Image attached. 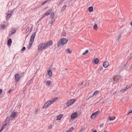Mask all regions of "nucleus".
<instances>
[{
	"instance_id": "1",
	"label": "nucleus",
	"mask_w": 132,
	"mask_h": 132,
	"mask_svg": "<svg viewBox=\"0 0 132 132\" xmlns=\"http://www.w3.org/2000/svg\"><path fill=\"white\" fill-rule=\"evenodd\" d=\"M53 42L51 40L46 43L40 44L38 46V49L39 51H42L52 45Z\"/></svg>"
},
{
	"instance_id": "2",
	"label": "nucleus",
	"mask_w": 132,
	"mask_h": 132,
	"mask_svg": "<svg viewBox=\"0 0 132 132\" xmlns=\"http://www.w3.org/2000/svg\"><path fill=\"white\" fill-rule=\"evenodd\" d=\"M68 41L67 39L65 38H63L60 39L57 43V46L59 47L63 46L66 44Z\"/></svg>"
},
{
	"instance_id": "3",
	"label": "nucleus",
	"mask_w": 132,
	"mask_h": 132,
	"mask_svg": "<svg viewBox=\"0 0 132 132\" xmlns=\"http://www.w3.org/2000/svg\"><path fill=\"white\" fill-rule=\"evenodd\" d=\"M37 31L33 33V34L31 36L30 38V41L29 43V47L28 48V49H29L31 46L32 44L33 43L34 38L35 37Z\"/></svg>"
},
{
	"instance_id": "4",
	"label": "nucleus",
	"mask_w": 132,
	"mask_h": 132,
	"mask_svg": "<svg viewBox=\"0 0 132 132\" xmlns=\"http://www.w3.org/2000/svg\"><path fill=\"white\" fill-rule=\"evenodd\" d=\"M76 101V100L75 99H72L69 100L66 103V105L67 107L71 105L75 102Z\"/></svg>"
},
{
	"instance_id": "5",
	"label": "nucleus",
	"mask_w": 132,
	"mask_h": 132,
	"mask_svg": "<svg viewBox=\"0 0 132 132\" xmlns=\"http://www.w3.org/2000/svg\"><path fill=\"white\" fill-rule=\"evenodd\" d=\"M52 12L51 10H47L46 13H45L43 16L39 19L38 20V22L40 21V20H41L42 19H43L46 16H47L49 15L51 12Z\"/></svg>"
},
{
	"instance_id": "6",
	"label": "nucleus",
	"mask_w": 132,
	"mask_h": 132,
	"mask_svg": "<svg viewBox=\"0 0 132 132\" xmlns=\"http://www.w3.org/2000/svg\"><path fill=\"white\" fill-rule=\"evenodd\" d=\"M100 111H97L92 114L90 117V118L92 119H94L96 116L100 114Z\"/></svg>"
},
{
	"instance_id": "7",
	"label": "nucleus",
	"mask_w": 132,
	"mask_h": 132,
	"mask_svg": "<svg viewBox=\"0 0 132 132\" xmlns=\"http://www.w3.org/2000/svg\"><path fill=\"white\" fill-rule=\"evenodd\" d=\"M113 79L115 81L118 82L121 81L122 80V78L120 76H116L113 78Z\"/></svg>"
},
{
	"instance_id": "8",
	"label": "nucleus",
	"mask_w": 132,
	"mask_h": 132,
	"mask_svg": "<svg viewBox=\"0 0 132 132\" xmlns=\"http://www.w3.org/2000/svg\"><path fill=\"white\" fill-rule=\"evenodd\" d=\"M78 116V113L77 112H75L72 113L71 115V118L72 119H74L77 118Z\"/></svg>"
},
{
	"instance_id": "9",
	"label": "nucleus",
	"mask_w": 132,
	"mask_h": 132,
	"mask_svg": "<svg viewBox=\"0 0 132 132\" xmlns=\"http://www.w3.org/2000/svg\"><path fill=\"white\" fill-rule=\"evenodd\" d=\"M15 80L16 82H17L19 81L20 76L18 74H16L15 75Z\"/></svg>"
},
{
	"instance_id": "10",
	"label": "nucleus",
	"mask_w": 132,
	"mask_h": 132,
	"mask_svg": "<svg viewBox=\"0 0 132 132\" xmlns=\"http://www.w3.org/2000/svg\"><path fill=\"white\" fill-rule=\"evenodd\" d=\"M109 63L107 61L104 62L103 64V66L105 68L107 67L109 65Z\"/></svg>"
},
{
	"instance_id": "11",
	"label": "nucleus",
	"mask_w": 132,
	"mask_h": 132,
	"mask_svg": "<svg viewBox=\"0 0 132 132\" xmlns=\"http://www.w3.org/2000/svg\"><path fill=\"white\" fill-rule=\"evenodd\" d=\"M12 43V40L11 38L9 39L7 41V45L9 46H10Z\"/></svg>"
},
{
	"instance_id": "12",
	"label": "nucleus",
	"mask_w": 132,
	"mask_h": 132,
	"mask_svg": "<svg viewBox=\"0 0 132 132\" xmlns=\"http://www.w3.org/2000/svg\"><path fill=\"white\" fill-rule=\"evenodd\" d=\"M54 102H53V101L52 100L50 101H48L46 103L47 104L48 106H49L50 105L52 104Z\"/></svg>"
},
{
	"instance_id": "13",
	"label": "nucleus",
	"mask_w": 132,
	"mask_h": 132,
	"mask_svg": "<svg viewBox=\"0 0 132 132\" xmlns=\"http://www.w3.org/2000/svg\"><path fill=\"white\" fill-rule=\"evenodd\" d=\"M10 120V118L9 117H7L6 118L4 122L7 123V122L8 123L9 121Z\"/></svg>"
},
{
	"instance_id": "14",
	"label": "nucleus",
	"mask_w": 132,
	"mask_h": 132,
	"mask_svg": "<svg viewBox=\"0 0 132 132\" xmlns=\"http://www.w3.org/2000/svg\"><path fill=\"white\" fill-rule=\"evenodd\" d=\"M16 114V113L15 112H13L11 115L10 117L12 118H14L15 117Z\"/></svg>"
},
{
	"instance_id": "15",
	"label": "nucleus",
	"mask_w": 132,
	"mask_h": 132,
	"mask_svg": "<svg viewBox=\"0 0 132 132\" xmlns=\"http://www.w3.org/2000/svg\"><path fill=\"white\" fill-rule=\"evenodd\" d=\"M62 116L63 114H60V115H59V116H58L57 117V120H60L61 119V118L62 117Z\"/></svg>"
},
{
	"instance_id": "16",
	"label": "nucleus",
	"mask_w": 132,
	"mask_h": 132,
	"mask_svg": "<svg viewBox=\"0 0 132 132\" xmlns=\"http://www.w3.org/2000/svg\"><path fill=\"white\" fill-rule=\"evenodd\" d=\"M48 75L50 76V77H51L52 76V71L51 70H48Z\"/></svg>"
},
{
	"instance_id": "17",
	"label": "nucleus",
	"mask_w": 132,
	"mask_h": 132,
	"mask_svg": "<svg viewBox=\"0 0 132 132\" xmlns=\"http://www.w3.org/2000/svg\"><path fill=\"white\" fill-rule=\"evenodd\" d=\"M115 116L111 117H109L108 118V119L110 120V121L113 120L115 119Z\"/></svg>"
},
{
	"instance_id": "18",
	"label": "nucleus",
	"mask_w": 132,
	"mask_h": 132,
	"mask_svg": "<svg viewBox=\"0 0 132 132\" xmlns=\"http://www.w3.org/2000/svg\"><path fill=\"white\" fill-rule=\"evenodd\" d=\"M93 7L92 6H90L88 8V10L90 12H91L93 11Z\"/></svg>"
},
{
	"instance_id": "19",
	"label": "nucleus",
	"mask_w": 132,
	"mask_h": 132,
	"mask_svg": "<svg viewBox=\"0 0 132 132\" xmlns=\"http://www.w3.org/2000/svg\"><path fill=\"white\" fill-rule=\"evenodd\" d=\"M99 93V91L98 90L95 91L94 93L93 94V96H94L95 95H97Z\"/></svg>"
},
{
	"instance_id": "20",
	"label": "nucleus",
	"mask_w": 132,
	"mask_h": 132,
	"mask_svg": "<svg viewBox=\"0 0 132 132\" xmlns=\"http://www.w3.org/2000/svg\"><path fill=\"white\" fill-rule=\"evenodd\" d=\"M73 129L74 128L73 127H71L70 128L68 129L66 132H70L73 130Z\"/></svg>"
},
{
	"instance_id": "21",
	"label": "nucleus",
	"mask_w": 132,
	"mask_h": 132,
	"mask_svg": "<svg viewBox=\"0 0 132 132\" xmlns=\"http://www.w3.org/2000/svg\"><path fill=\"white\" fill-rule=\"evenodd\" d=\"M99 60L97 58H96L95 59L94 61V62L95 63V64H97L98 62H99Z\"/></svg>"
},
{
	"instance_id": "22",
	"label": "nucleus",
	"mask_w": 132,
	"mask_h": 132,
	"mask_svg": "<svg viewBox=\"0 0 132 132\" xmlns=\"http://www.w3.org/2000/svg\"><path fill=\"white\" fill-rule=\"evenodd\" d=\"M13 12H11V13L9 14H8L7 15V18L8 19V18H9L11 16Z\"/></svg>"
},
{
	"instance_id": "23",
	"label": "nucleus",
	"mask_w": 132,
	"mask_h": 132,
	"mask_svg": "<svg viewBox=\"0 0 132 132\" xmlns=\"http://www.w3.org/2000/svg\"><path fill=\"white\" fill-rule=\"evenodd\" d=\"M48 106L47 104L46 103L45 104L44 106H43V108L45 109V108H47Z\"/></svg>"
},
{
	"instance_id": "24",
	"label": "nucleus",
	"mask_w": 132,
	"mask_h": 132,
	"mask_svg": "<svg viewBox=\"0 0 132 132\" xmlns=\"http://www.w3.org/2000/svg\"><path fill=\"white\" fill-rule=\"evenodd\" d=\"M131 86L129 85H127L126 86V87L124 88V90H126L127 89H128Z\"/></svg>"
},
{
	"instance_id": "25",
	"label": "nucleus",
	"mask_w": 132,
	"mask_h": 132,
	"mask_svg": "<svg viewBox=\"0 0 132 132\" xmlns=\"http://www.w3.org/2000/svg\"><path fill=\"white\" fill-rule=\"evenodd\" d=\"M65 51H67L68 53L70 54H71L72 52V51L69 48L65 50Z\"/></svg>"
},
{
	"instance_id": "26",
	"label": "nucleus",
	"mask_w": 132,
	"mask_h": 132,
	"mask_svg": "<svg viewBox=\"0 0 132 132\" xmlns=\"http://www.w3.org/2000/svg\"><path fill=\"white\" fill-rule=\"evenodd\" d=\"M54 13H52L50 15V17L51 18L53 19V18L54 17Z\"/></svg>"
},
{
	"instance_id": "27",
	"label": "nucleus",
	"mask_w": 132,
	"mask_h": 132,
	"mask_svg": "<svg viewBox=\"0 0 132 132\" xmlns=\"http://www.w3.org/2000/svg\"><path fill=\"white\" fill-rule=\"evenodd\" d=\"M50 83L51 82L50 80H47L46 82V84L48 86H49L50 85Z\"/></svg>"
},
{
	"instance_id": "28",
	"label": "nucleus",
	"mask_w": 132,
	"mask_h": 132,
	"mask_svg": "<svg viewBox=\"0 0 132 132\" xmlns=\"http://www.w3.org/2000/svg\"><path fill=\"white\" fill-rule=\"evenodd\" d=\"M58 99V97H55L53 99H52V100L53 101V102H55V101L57 100Z\"/></svg>"
},
{
	"instance_id": "29",
	"label": "nucleus",
	"mask_w": 132,
	"mask_h": 132,
	"mask_svg": "<svg viewBox=\"0 0 132 132\" xmlns=\"http://www.w3.org/2000/svg\"><path fill=\"white\" fill-rule=\"evenodd\" d=\"M94 29L95 30H96L97 29V26L96 24H95L93 26Z\"/></svg>"
},
{
	"instance_id": "30",
	"label": "nucleus",
	"mask_w": 132,
	"mask_h": 132,
	"mask_svg": "<svg viewBox=\"0 0 132 132\" xmlns=\"http://www.w3.org/2000/svg\"><path fill=\"white\" fill-rule=\"evenodd\" d=\"M26 50V47H23L22 49L21 50V53H22L24 51Z\"/></svg>"
},
{
	"instance_id": "31",
	"label": "nucleus",
	"mask_w": 132,
	"mask_h": 132,
	"mask_svg": "<svg viewBox=\"0 0 132 132\" xmlns=\"http://www.w3.org/2000/svg\"><path fill=\"white\" fill-rule=\"evenodd\" d=\"M88 52V50H86L85 51V52L82 53V55H85L86 53H87Z\"/></svg>"
},
{
	"instance_id": "32",
	"label": "nucleus",
	"mask_w": 132,
	"mask_h": 132,
	"mask_svg": "<svg viewBox=\"0 0 132 132\" xmlns=\"http://www.w3.org/2000/svg\"><path fill=\"white\" fill-rule=\"evenodd\" d=\"M122 37V35L121 34H120L119 35V37H118L117 39V41H119V39L121 38Z\"/></svg>"
},
{
	"instance_id": "33",
	"label": "nucleus",
	"mask_w": 132,
	"mask_h": 132,
	"mask_svg": "<svg viewBox=\"0 0 132 132\" xmlns=\"http://www.w3.org/2000/svg\"><path fill=\"white\" fill-rule=\"evenodd\" d=\"M7 124V123L4 124L3 125V126L2 127V128L1 129L3 130V129L6 126Z\"/></svg>"
},
{
	"instance_id": "34",
	"label": "nucleus",
	"mask_w": 132,
	"mask_h": 132,
	"mask_svg": "<svg viewBox=\"0 0 132 132\" xmlns=\"http://www.w3.org/2000/svg\"><path fill=\"white\" fill-rule=\"evenodd\" d=\"M5 27H6V26L4 24L2 25L1 26V27L3 29H4L5 28Z\"/></svg>"
},
{
	"instance_id": "35",
	"label": "nucleus",
	"mask_w": 132,
	"mask_h": 132,
	"mask_svg": "<svg viewBox=\"0 0 132 132\" xmlns=\"http://www.w3.org/2000/svg\"><path fill=\"white\" fill-rule=\"evenodd\" d=\"M66 7V5H64L63 6V7H62V11H63L65 10V8Z\"/></svg>"
},
{
	"instance_id": "36",
	"label": "nucleus",
	"mask_w": 132,
	"mask_h": 132,
	"mask_svg": "<svg viewBox=\"0 0 132 132\" xmlns=\"http://www.w3.org/2000/svg\"><path fill=\"white\" fill-rule=\"evenodd\" d=\"M11 32L12 33V34H14L16 32V30L15 29H13L11 31Z\"/></svg>"
},
{
	"instance_id": "37",
	"label": "nucleus",
	"mask_w": 132,
	"mask_h": 132,
	"mask_svg": "<svg viewBox=\"0 0 132 132\" xmlns=\"http://www.w3.org/2000/svg\"><path fill=\"white\" fill-rule=\"evenodd\" d=\"M32 81H33V80L32 79H31L29 80V81L28 84H31V83H32Z\"/></svg>"
},
{
	"instance_id": "38",
	"label": "nucleus",
	"mask_w": 132,
	"mask_h": 132,
	"mask_svg": "<svg viewBox=\"0 0 132 132\" xmlns=\"http://www.w3.org/2000/svg\"><path fill=\"white\" fill-rule=\"evenodd\" d=\"M47 2V1H46L43 2L42 4V5H44Z\"/></svg>"
},
{
	"instance_id": "39",
	"label": "nucleus",
	"mask_w": 132,
	"mask_h": 132,
	"mask_svg": "<svg viewBox=\"0 0 132 132\" xmlns=\"http://www.w3.org/2000/svg\"><path fill=\"white\" fill-rule=\"evenodd\" d=\"M129 70L130 71H131L132 70V64H131L130 67L129 68Z\"/></svg>"
},
{
	"instance_id": "40",
	"label": "nucleus",
	"mask_w": 132,
	"mask_h": 132,
	"mask_svg": "<svg viewBox=\"0 0 132 132\" xmlns=\"http://www.w3.org/2000/svg\"><path fill=\"white\" fill-rule=\"evenodd\" d=\"M104 123H102L100 126V127L101 128L103 127L104 126Z\"/></svg>"
},
{
	"instance_id": "41",
	"label": "nucleus",
	"mask_w": 132,
	"mask_h": 132,
	"mask_svg": "<svg viewBox=\"0 0 132 132\" xmlns=\"http://www.w3.org/2000/svg\"><path fill=\"white\" fill-rule=\"evenodd\" d=\"M99 69L101 71L103 69V68L102 67V66L101 67H100Z\"/></svg>"
},
{
	"instance_id": "42",
	"label": "nucleus",
	"mask_w": 132,
	"mask_h": 132,
	"mask_svg": "<svg viewBox=\"0 0 132 132\" xmlns=\"http://www.w3.org/2000/svg\"><path fill=\"white\" fill-rule=\"evenodd\" d=\"M126 91L125 90H124V89H122L120 90V91L122 92H123L125 91Z\"/></svg>"
},
{
	"instance_id": "43",
	"label": "nucleus",
	"mask_w": 132,
	"mask_h": 132,
	"mask_svg": "<svg viewBox=\"0 0 132 132\" xmlns=\"http://www.w3.org/2000/svg\"><path fill=\"white\" fill-rule=\"evenodd\" d=\"M13 90L11 89H10L8 91V93H10Z\"/></svg>"
},
{
	"instance_id": "44",
	"label": "nucleus",
	"mask_w": 132,
	"mask_h": 132,
	"mask_svg": "<svg viewBox=\"0 0 132 132\" xmlns=\"http://www.w3.org/2000/svg\"><path fill=\"white\" fill-rule=\"evenodd\" d=\"M93 96V95L92 96H89L88 98V100H89L91 98H92Z\"/></svg>"
},
{
	"instance_id": "45",
	"label": "nucleus",
	"mask_w": 132,
	"mask_h": 132,
	"mask_svg": "<svg viewBox=\"0 0 132 132\" xmlns=\"http://www.w3.org/2000/svg\"><path fill=\"white\" fill-rule=\"evenodd\" d=\"M84 129L83 128L81 129L79 131V132H81L82 131H84Z\"/></svg>"
},
{
	"instance_id": "46",
	"label": "nucleus",
	"mask_w": 132,
	"mask_h": 132,
	"mask_svg": "<svg viewBox=\"0 0 132 132\" xmlns=\"http://www.w3.org/2000/svg\"><path fill=\"white\" fill-rule=\"evenodd\" d=\"M127 62H127L126 64H125L123 66V67H126V66L127 65Z\"/></svg>"
},
{
	"instance_id": "47",
	"label": "nucleus",
	"mask_w": 132,
	"mask_h": 132,
	"mask_svg": "<svg viewBox=\"0 0 132 132\" xmlns=\"http://www.w3.org/2000/svg\"><path fill=\"white\" fill-rule=\"evenodd\" d=\"M49 129H51V128H52V125H51L50 126H49Z\"/></svg>"
},
{
	"instance_id": "48",
	"label": "nucleus",
	"mask_w": 132,
	"mask_h": 132,
	"mask_svg": "<svg viewBox=\"0 0 132 132\" xmlns=\"http://www.w3.org/2000/svg\"><path fill=\"white\" fill-rule=\"evenodd\" d=\"M132 113V110H131L128 113L127 115H128L129 114Z\"/></svg>"
},
{
	"instance_id": "49",
	"label": "nucleus",
	"mask_w": 132,
	"mask_h": 132,
	"mask_svg": "<svg viewBox=\"0 0 132 132\" xmlns=\"http://www.w3.org/2000/svg\"><path fill=\"white\" fill-rule=\"evenodd\" d=\"M101 71L99 69L97 70V73H99Z\"/></svg>"
},
{
	"instance_id": "50",
	"label": "nucleus",
	"mask_w": 132,
	"mask_h": 132,
	"mask_svg": "<svg viewBox=\"0 0 132 132\" xmlns=\"http://www.w3.org/2000/svg\"><path fill=\"white\" fill-rule=\"evenodd\" d=\"M13 34H12V33L11 32V33H9V36H10L11 35Z\"/></svg>"
},
{
	"instance_id": "51",
	"label": "nucleus",
	"mask_w": 132,
	"mask_h": 132,
	"mask_svg": "<svg viewBox=\"0 0 132 132\" xmlns=\"http://www.w3.org/2000/svg\"><path fill=\"white\" fill-rule=\"evenodd\" d=\"M38 111V110L36 109L35 111V113L36 114L37 113V112Z\"/></svg>"
},
{
	"instance_id": "52",
	"label": "nucleus",
	"mask_w": 132,
	"mask_h": 132,
	"mask_svg": "<svg viewBox=\"0 0 132 132\" xmlns=\"http://www.w3.org/2000/svg\"><path fill=\"white\" fill-rule=\"evenodd\" d=\"M2 90L0 89V94L2 93Z\"/></svg>"
},
{
	"instance_id": "53",
	"label": "nucleus",
	"mask_w": 132,
	"mask_h": 132,
	"mask_svg": "<svg viewBox=\"0 0 132 132\" xmlns=\"http://www.w3.org/2000/svg\"><path fill=\"white\" fill-rule=\"evenodd\" d=\"M132 58V56H131V57H130V58H129V60H131V59Z\"/></svg>"
},
{
	"instance_id": "54",
	"label": "nucleus",
	"mask_w": 132,
	"mask_h": 132,
	"mask_svg": "<svg viewBox=\"0 0 132 132\" xmlns=\"http://www.w3.org/2000/svg\"><path fill=\"white\" fill-rule=\"evenodd\" d=\"M54 21H52V22H51V24H52L53 23V22H54V21Z\"/></svg>"
},
{
	"instance_id": "55",
	"label": "nucleus",
	"mask_w": 132,
	"mask_h": 132,
	"mask_svg": "<svg viewBox=\"0 0 132 132\" xmlns=\"http://www.w3.org/2000/svg\"><path fill=\"white\" fill-rule=\"evenodd\" d=\"M28 35H29V34H28V35H26V38H27V37L28 36Z\"/></svg>"
},
{
	"instance_id": "56",
	"label": "nucleus",
	"mask_w": 132,
	"mask_h": 132,
	"mask_svg": "<svg viewBox=\"0 0 132 132\" xmlns=\"http://www.w3.org/2000/svg\"><path fill=\"white\" fill-rule=\"evenodd\" d=\"M32 28V27L30 28V31H31Z\"/></svg>"
},
{
	"instance_id": "57",
	"label": "nucleus",
	"mask_w": 132,
	"mask_h": 132,
	"mask_svg": "<svg viewBox=\"0 0 132 132\" xmlns=\"http://www.w3.org/2000/svg\"><path fill=\"white\" fill-rule=\"evenodd\" d=\"M93 132H97V131L96 130H94V131H93Z\"/></svg>"
},
{
	"instance_id": "58",
	"label": "nucleus",
	"mask_w": 132,
	"mask_h": 132,
	"mask_svg": "<svg viewBox=\"0 0 132 132\" xmlns=\"http://www.w3.org/2000/svg\"><path fill=\"white\" fill-rule=\"evenodd\" d=\"M131 25L132 26V21L130 23Z\"/></svg>"
},
{
	"instance_id": "59",
	"label": "nucleus",
	"mask_w": 132,
	"mask_h": 132,
	"mask_svg": "<svg viewBox=\"0 0 132 132\" xmlns=\"http://www.w3.org/2000/svg\"><path fill=\"white\" fill-rule=\"evenodd\" d=\"M103 132H108V131L106 130H104V131Z\"/></svg>"
},
{
	"instance_id": "60",
	"label": "nucleus",
	"mask_w": 132,
	"mask_h": 132,
	"mask_svg": "<svg viewBox=\"0 0 132 132\" xmlns=\"http://www.w3.org/2000/svg\"><path fill=\"white\" fill-rule=\"evenodd\" d=\"M131 121H129L128 122L129 123H130L131 122Z\"/></svg>"
},
{
	"instance_id": "61",
	"label": "nucleus",
	"mask_w": 132,
	"mask_h": 132,
	"mask_svg": "<svg viewBox=\"0 0 132 132\" xmlns=\"http://www.w3.org/2000/svg\"><path fill=\"white\" fill-rule=\"evenodd\" d=\"M3 130L2 129H1V130H0V132H1Z\"/></svg>"
},
{
	"instance_id": "62",
	"label": "nucleus",
	"mask_w": 132,
	"mask_h": 132,
	"mask_svg": "<svg viewBox=\"0 0 132 132\" xmlns=\"http://www.w3.org/2000/svg\"><path fill=\"white\" fill-rule=\"evenodd\" d=\"M68 69L67 68H66L65 69V70H67Z\"/></svg>"
},
{
	"instance_id": "63",
	"label": "nucleus",
	"mask_w": 132,
	"mask_h": 132,
	"mask_svg": "<svg viewBox=\"0 0 132 132\" xmlns=\"http://www.w3.org/2000/svg\"><path fill=\"white\" fill-rule=\"evenodd\" d=\"M83 82H83L81 84H80V85H82Z\"/></svg>"
},
{
	"instance_id": "64",
	"label": "nucleus",
	"mask_w": 132,
	"mask_h": 132,
	"mask_svg": "<svg viewBox=\"0 0 132 132\" xmlns=\"http://www.w3.org/2000/svg\"><path fill=\"white\" fill-rule=\"evenodd\" d=\"M122 99L120 100V101H122Z\"/></svg>"
}]
</instances>
